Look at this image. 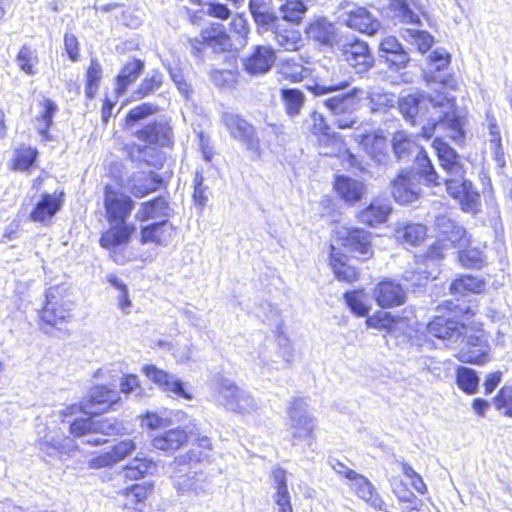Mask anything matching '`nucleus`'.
<instances>
[{
	"label": "nucleus",
	"mask_w": 512,
	"mask_h": 512,
	"mask_svg": "<svg viewBox=\"0 0 512 512\" xmlns=\"http://www.w3.org/2000/svg\"><path fill=\"white\" fill-rule=\"evenodd\" d=\"M144 375L156 384L160 390L173 398L191 400L192 393L185 387V384L175 375L168 373L154 365H146L142 368Z\"/></svg>",
	"instance_id": "f8f14e48"
},
{
	"label": "nucleus",
	"mask_w": 512,
	"mask_h": 512,
	"mask_svg": "<svg viewBox=\"0 0 512 512\" xmlns=\"http://www.w3.org/2000/svg\"><path fill=\"white\" fill-rule=\"evenodd\" d=\"M435 227L438 232L439 239L462 247L466 243L465 229L448 215H438L435 220Z\"/></svg>",
	"instance_id": "cd10ccee"
},
{
	"label": "nucleus",
	"mask_w": 512,
	"mask_h": 512,
	"mask_svg": "<svg viewBox=\"0 0 512 512\" xmlns=\"http://www.w3.org/2000/svg\"><path fill=\"white\" fill-rule=\"evenodd\" d=\"M307 11L306 5L301 0H286L279 7L281 18L291 23H299Z\"/></svg>",
	"instance_id": "3c124183"
},
{
	"label": "nucleus",
	"mask_w": 512,
	"mask_h": 512,
	"mask_svg": "<svg viewBox=\"0 0 512 512\" xmlns=\"http://www.w3.org/2000/svg\"><path fill=\"white\" fill-rule=\"evenodd\" d=\"M187 440L188 435L186 431L181 428H175L155 435L152 439V446L166 453H173Z\"/></svg>",
	"instance_id": "f704fd0d"
},
{
	"label": "nucleus",
	"mask_w": 512,
	"mask_h": 512,
	"mask_svg": "<svg viewBox=\"0 0 512 512\" xmlns=\"http://www.w3.org/2000/svg\"><path fill=\"white\" fill-rule=\"evenodd\" d=\"M163 83V74L159 71H152L140 83L137 90L133 93V98L140 100L154 91L158 90Z\"/></svg>",
	"instance_id": "603ef678"
},
{
	"label": "nucleus",
	"mask_w": 512,
	"mask_h": 512,
	"mask_svg": "<svg viewBox=\"0 0 512 512\" xmlns=\"http://www.w3.org/2000/svg\"><path fill=\"white\" fill-rule=\"evenodd\" d=\"M149 493L150 489L147 487L135 484L119 493V496L123 498L119 502L127 512H143Z\"/></svg>",
	"instance_id": "72a5a7b5"
},
{
	"label": "nucleus",
	"mask_w": 512,
	"mask_h": 512,
	"mask_svg": "<svg viewBox=\"0 0 512 512\" xmlns=\"http://www.w3.org/2000/svg\"><path fill=\"white\" fill-rule=\"evenodd\" d=\"M135 136L140 141L148 144L167 146L172 140V128L168 122L164 120L155 121L138 130Z\"/></svg>",
	"instance_id": "bb28decb"
},
{
	"label": "nucleus",
	"mask_w": 512,
	"mask_h": 512,
	"mask_svg": "<svg viewBox=\"0 0 512 512\" xmlns=\"http://www.w3.org/2000/svg\"><path fill=\"white\" fill-rule=\"evenodd\" d=\"M404 37L411 40L421 53L427 52L433 42V38L427 32L414 29H408Z\"/></svg>",
	"instance_id": "69168bd1"
},
{
	"label": "nucleus",
	"mask_w": 512,
	"mask_h": 512,
	"mask_svg": "<svg viewBox=\"0 0 512 512\" xmlns=\"http://www.w3.org/2000/svg\"><path fill=\"white\" fill-rule=\"evenodd\" d=\"M272 487L275 490L273 496L278 512H293L291 504V496L287 485V472L280 468L274 467L271 471Z\"/></svg>",
	"instance_id": "c756f323"
},
{
	"label": "nucleus",
	"mask_w": 512,
	"mask_h": 512,
	"mask_svg": "<svg viewBox=\"0 0 512 512\" xmlns=\"http://www.w3.org/2000/svg\"><path fill=\"white\" fill-rule=\"evenodd\" d=\"M343 245L350 251L358 253L361 260L372 256L371 234L360 228H347L342 236Z\"/></svg>",
	"instance_id": "393cba45"
},
{
	"label": "nucleus",
	"mask_w": 512,
	"mask_h": 512,
	"mask_svg": "<svg viewBox=\"0 0 512 512\" xmlns=\"http://www.w3.org/2000/svg\"><path fill=\"white\" fill-rule=\"evenodd\" d=\"M43 109L41 115L37 117L36 129L43 138L48 139V131L53 123V117L58 108L55 102L46 99L43 102Z\"/></svg>",
	"instance_id": "6e6d98bb"
},
{
	"label": "nucleus",
	"mask_w": 512,
	"mask_h": 512,
	"mask_svg": "<svg viewBox=\"0 0 512 512\" xmlns=\"http://www.w3.org/2000/svg\"><path fill=\"white\" fill-rule=\"evenodd\" d=\"M37 446L47 456L70 454L75 449L74 441L64 436L58 429L37 426Z\"/></svg>",
	"instance_id": "ddd939ff"
},
{
	"label": "nucleus",
	"mask_w": 512,
	"mask_h": 512,
	"mask_svg": "<svg viewBox=\"0 0 512 512\" xmlns=\"http://www.w3.org/2000/svg\"><path fill=\"white\" fill-rule=\"evenodd\" d=\"M392 208L387 200H375L367 208L362 210L359 221L369 226H376L386 222Z\"/></svg>",
	"instance_id": "c9c22d12"
},
{
	"label": "nucleus",
	"mask_w": 512,
	"mask_h": 512,
	"mask_svg": "<svg viewBox=\"0 0 512 512\" xmlns=\"http://www.w3.org/2000/svg\"><path fill=\"white\" fill-rule=\"evenodd\" d=\"M102 75L103 72L101 65L96 60L92 59L86 71L87 83L85 94L89 99H93L98 93Z\"/></svg>",
	"instance_id": "5fc2aeb1"
},
{
	"label": "nucleus",
	"mask_w": 512,
	"mask_h": 512,
	"mask_svg": "<svg viewBox=\"0 0 512 512\" xmlns=\"http://www.w3.org/2000/svg\"><path fill=\"white\" fill-rule=\"evenodd\" d=\"M221 122L228 130L230 136L242 143L253 160L261 158L262 148L256 130L247 120L238 114L225 112Z\"/></svg>",
	"instance_id": "0eeeda50"
},
{
	"label": "nucleus",
	"mask_w": 512,
	"mask_h": 512,
	"mask_svg": "<svg viewBox=\"0 0 512 512\" xmlns=\"http://www.w3.org/2000/svg\"><path fill=\"white\" fill-rule=\"evenodd\" d=\"M334 187L336 192L347 202L358 201L364 191V185L361 182L344 176L336 178Z\"/></svg>",
	"instance_id": "a19ab883"
},
{
	"label": "nucleus",
	"mask_w": 512,
	"mask_h": 512,
	"mask_svg": "<svg viewBox=\"0 0 512 512\" xmlns=\"http://www.w3.org/2000/svg\"><path fill=\"white\" fill-rule=\"evenodd\" d=\"M143 69L144 62L141 60L134 59L127 62L117 76L116 93L123 94L127 87L138 78Z\"/></svg>",
	"instance_id": "79ce46f5"
},
{
	"label": "nucleus",
	"mask_w": 512,
	"mask_h": 512,
	"mask_svg": "<svg viewBox=\"0 0 512 512\" xmlns=\"http://www.w3.org/2000/svg\"><path fill=\"white\" fill-rule=\"evenodd\" d=\"M442 174H438L432 163L425 157L419 158V163L424 167L427 177V185H444L447 192L455 199L460 200L463 211L476 213L480 207V195L474 190L470 181L465 178V171L459 155L454 149L440 139L433 142Z\"/></svg>",
	"instance_id": "f03ea898"
},
{
	"label": "nucleus",
	"mask_w": 512,
	"mask_h": 512,
	"mask_svg": "<svg viewBox=\"0 0 512 512\" xmlns=\"http://www.w3.org/2000/svg\"><path fill=\"white\" fill-rule=\"evenodd\" d=\"M353 479L350 481V489L368 505L376 510L384 509V501L381 496L377 493L374 485L368 480L367 477L357 474L352 475Z\"/></svg>",
	"instance_id": "7c9ffc66"
},
{
	"label": "nucleus",
	"mask_w": 512,
	"mask_h": 512,
	"mask_svg": "<svg viewBox=\"0 0 512 512\" xmlns=\"http://www.w3.org/2000/svg\"><path fill=\"white\" fill-rule=\"evenodd\" d=\"M330 266L340 281L352 282L358 278V271L348 264L346 255L331 246Z\"/></svg>",
	"instance_id": "4c0bfd02"
},
{
	"label": "nucleus",
	"mask_w": 512,
	"mask_h": 512,
	"mask_svg": "<svg viewBox=\"0 0 512 512\" xmlns=\"http://www.w3.org/2000/svg\"><path fill=\"white\" fill-rule=\"evenodd\" d=\"M461 341H465V345L457 353L459 361L479 365L489 361L491 347L483 330L470 328Z\"/></svg>",
	"instance_id": "6e6552de"
},
{
	"label": "nucleus",
	"mask_w": 512,
	"mask_h": 512,
	"mask_svg": "<svg viewBox=\"0 0 512 512\" xmlns=\"http://www.w3.org/2000/svg\"><path fill=\"white\" fill-rule=\"evenodd\" d=\"M119 392L106 386L93 387L80 404V410L86 415L104 413L118 403Z\"/></svg>",
	"instance_id": "a211bd4d"
},
{
	"label": "nucleus",
	"mask_w": 512,
	"mask_h": 512,
	"mask_svg": "<svg viewBox=\"0 0 512 512\" xmlns=\"http://www.w3.org/2000/svg\"><path fill=\"white\" fill-rule=\"evenodd\" d=\"M457 385L467 394H474L479 385V378L476 372L468 367H459L457 369Z\"/></svg>",
	"instance_id": "13d9d810"
},
{
	"label": "nucleus",
	"mask_w": 512,
	"mask_h": 512,
	"mask_svg": "<svg viewBox=\"0 0 512 512\" xmlns=\"http://www.w3.org/2000/svg\"><path fill=\"white\" fill-rule=\"evenodd\" d=\"M311 120L312 132L319 135V144L322 148L320 153L326 156L334 154L335 150L341 147L339 137L335 133H330V128L321 113L312 112Z\"/></svg>",
	"instance_id": "b1692460"
},
{
	"label": "nucleus",
	"mask_w": 512,
	"mask_h": 512,
	"mask_svg": "<svg viewBox=\"0 0 512 512\" xmlns=\"http://www.w3.org/2000/svg\"><path fill=\"white\" fill-rule=\"evenodd\" d=\"M133 230L134 227L127 225L126 222L111 224V228L100 238V244L102 247L112 248L127 243Z\"/></svg>",
	"instance_id": "ea45409f"
},
{
	"label": "nucleus",
	"mask_w": 512,
	"mask_h": 512,
	"mask_svg": "<svg viewBox=\"0 0 512 512\" xmlns=\"http://www.w3.org/2000/svg\"><path fill=\"white\" fill-rule=\"evenodd\" d=\"M204 46L211 48L216 53H222L231 49V38L223 24L212 23L201 31L200 39L191 40L192 54L200 56Z\"/></svg>",
	"instance_id": "9d476101"
},
{
	"label": "nucleus",
	"mask_w": 512,
	"mask_h": 512,
	"mask_svg": "<svg viewBox=\"0 0 512 512\" xmlns=\"http://www.w3.org/2000/svg\"><path fill=\"white\" fill-rule=\"evenodd\" d=\"M256 24L258 33L262 34L267 31H274L279 27V17L270 8L268 11H264L260 16L253 20Z\"/></svg>",
	"instance_id": "e2e57ef3"
},
{
	"label": "nucleus",
	"mask_w": 512,
	"mask_h": 512,
	"mask_svg": "<svg viewBox=\"0 0 512 512\" xmlns=\"http://www.w3.org/2000/svg\"><path fill=\"white\" fill-rule=\"evenodd\" d=\"M275 59L273 48L258 45L248 57L242 60L244 71L252 76L265 74L271 69Z\"/></svg>",
	"instance_id": "412c9836"
},
{
	"label": "nucleus",
	"mask_w": 512,
	"mask_h": 512,
	"mask_svg": "<svg viewBox=\"0 0 512 512\" xmlns=\"http://www.w3.org/2000/svg\"><path fill=\"white\" fill-rule=\"evenodd\" d=\"M155 469L152 460L146 457H135L124 469L125 478L137 480Z\"/></svg>",
	"instance_id": "8fccbe9b"
},
{
	"label": "nucleus",
	"mask_w": 512,
	"mask_h": 512,
	"mask_svg": "<svg viewBox=\"0 0 512 512\" xmlns=\"http://www.w3.org/2000/svg\"><path fill=\"white\" fill-rule=\"evenodd\" d=\"M420 179L424 177L414 171L403 170L392 181V195L396 202L400 204H411L416 201L421 193Z\"/></svg>",
	"instance_id": "f3484780"
},
{
	"label": "nucleus",
	"mask_w": 512,
	"mask_h": 512,
	"mask_svg": "<svg viewBox=\"0 0 512 512\" xmlns=\"http://www.w3.org/2000/svg\"><path fill=\"white\" fill-rule=\"evenodd\" d=\"M287 429L293 445L306 442L308 446L316 441L315 418L308 411V403L302 398L293 399L287 411Z\"/></svg>",
	"instance_id": "20e7f679"
},
{
	"label": "nucleus",
	"mask_w": 512,
	"mask_h": 512,
	"mask_svg": "<svg viewBox=\"0 0 512 512\" xmlns=\"http://www.w3.org/2000/svg\"><path fill=\"white\" fill-rule=\"evenodd\" d=\"M345 301L351 311L357 316H366L369 312V308L362 300V294L358 291H352L345 293Z\"/></svg>",
	"instance_id": "338daca9"
},
{
	"label": "nucleus",
	"mask_w": 512,
	"mask_h": 512,
	"mask_svg": "<svg viewBox=\"0 0 512 512\" xmlns=\"http://www.w3.org/2000/svg\"><path fill=\"white\" fill-rule=\"evenodd\" d=\"M435 272V270L427 271L419 267L414 270H406L403 274V279L412 287H421L424 286L429 279L436 278Z\"/></svg>",
	"instance_id": "052dcab7"
},
{
	"label": "nucleus",
	"mask_w": 512,
	"mask_h": 512,
	"mask_svg": "<svg viewBox=\"0 0 512 512\" xmlns=\"http://www.w3.org/2000/svg\"><path fill=\"white\" fill-rule=\"evenodd\" d=\"M429 71L425 73L428 82L434 81L447 85V79L434 75L435 71L446 69L450 64V55L443 48H437L429 55Z\"/></svg>",
	"instance_id": "37998d69"
},
{
	"label": "nucleus",
	"mask_w": 512,
	"mask_h": 512,
	"mask_svg": "<svg viewBox=\"0 0 512 512\" xmlns=\"http://www.w3.org/2000/svg\"><path fill=\"white\" fill-rule=\"evenodd\" d=\"M294 350L286 338L279 337L277 342L265 344L259 351L258 359L267 371L282 370L292 363Z\"/></svg>",
	"instance_id": "1a4fd4ad"
},
{
	"label": "nucleus",
	"mask_w": 512,
	"mask_h": 512,
	"mask_svg": "<svg viewBox=\"0 0 512 512\" xmlns=\"http://www.w3.org/2000/svg\"><path fill=\"white\" fill-rule=\"evenodd\" d=\"M59 290V286L47 289L46 303L39 314L42 322L54 327L67 322L71 318L73 308L71 301H64L59 297Z\"/></svg>",
	"instance_id": "9b49d317"
},
{
	"label": "nucleus",
	"mask_w": 512,
	"mask_h": 512,
	"mask_svg": "<svg viewBox=\"0 0 512 512\" xmlns=\"http://www.w3.org/2000/svg\"><path fill=\"white\" fill-rule=\"evenodd\" d=\"M463 322L452 316H435L427 326L431 336L446 341L448 344L457 343L469 331Z\"/></svg>",
	"instance_id": "2eb2a0df"
},
{
	"label": "nucleus",
	"mask_w": 512,
	"mask_h": 512,
	"mask_svg": "<svg viewBox=\"0 0 512 512\" xmlns=\"http://www.w3.org/2000/svg\"><path fill=\"white\" fill-rule=\"evenodd\" d=\"M38 151L27 145H20L14 152L13 169L28 170L35 162Z\"/></svg>",
	"instance_id": "864d4df0"
},
{
	"label": "nucleus",
	"mask_w": 512,
	"mask_h": 512,
	"mask_svg": "<svg viewBox=\"0 0 512 512\" xmlns=\"http://www.w3.org/2000/svg\"><path fill=\"white\" fill-rule=\"evenodd\" d=\"M169 205L165 198L157 197L152 201L141 204L140 209L136 213L139 221H147L158 217L168 216Z\"/></svg>",
	"instance_id": "c03bdc74"
},
{
	"label": "nucleus",
	"mask_w": 512,
	"mask_h": 512,
	"mask_svg": "<svg viewBox=\"0 0 512 512\" xmlns=\"http://www.w3.org/2000/svg\"><path fill=\"white\" fill-rule=\"evenodd\" d=\"M280 73L286 80L291 82H300L306 76L307 69L294 60H288L282 64Z\"/></svg>",
	"instance_id": "680f3d73"
},
{
	"label": "nucleus",
	"mask_w": 512,
	"mask_h": 512,
	"mask_svg": "<svg viewBox=\"0 0 512 512\" xmlns=\"http://www.w3.org/2000/svg\"><path fill=\"white\" fill-rule=\"evenodd\" d=\"M16 63L21 71L27 75L36 74L35 66L38 63V56L36 51L28 45H23L16 57Z\"/></svg>",
	"instance_id": "4d7b16f0"
},
{
	"label": "nucleus",
	"mask_w": 512,
	"mask_h": 512,
	"mask_svg": "<svg viewBox=\"0 0 512 512\" xmlns=\"http://www.w3.org/2000/svg\"><path fill=\"white\" fill-rule=\"evenodd\" d=\"M340 51L344 61L357 74L366 73L374 66V57L368 44L362 40L346 42L341 45Z\"/></svg>",
	"instance_id": "4468645a"
},
{
	"label": "nucleus",
	"mask_w": 512,
	"mask_h": 512,
	"mask_svg": "<svg viewBox=\"0 0 512 512\" xmlns=\"http://www.w3.org/2000/svg\"><path fill=\"white\" fill-rule=\"evenodd\" d=\"M130 182L131 193L136 198H143L156 191L162 185L163 179L154 172H138L132 176Z\"/></svg>",
	"instance_id": "2f4dec72"
},
{
	"label": "nucleus",
	"mask_w": 512,
	"mask_h": 512,
	"mask_svg": "<svg viewBox=\"0 0 512 512\" xmlns=\"http://www.w3.org/2000/svg\"><path fill=\"white\" fill-rule=\"evenodd\" d=\"M63 192L45 193L30 213L34 222L48 224L63 206Z\"/></svg>",
	"instance_id": "4be33fe9"
},
{
	"label": "nucleus",
	"mask_w": 512,
	"mask_h": 512,
	"mask_svg": "<svg viewBox=\"0 0 512 512\" xmlns=\"http://www.w3.org/2000/svg\"><path fill=\"white\" fill-rule=\"evenodd\" d=\"M374 295L377 304L382 308L400 306L406 300L402 286L390 280L380 282L375 288Z\"/></svg>",
	"instance_id": "a878e982"
},
{
	"label": "nucleus",
	"mask_w": 512,
	"mask_h": 512,
	"mask_svg": "<svg viewBox=\"0 0 512 512\" xmlns=\"http://www.w3.org/2000/svg\"><path fill=\"white\" fill-rule=\"evenodd\" d=\"M215 391L217 402L234 413L250 414L260 407L258 400L229 379L219 378L215 383Z\"/></svg>",
	"instance_id": "39448f33"
},
{
	"label": "nucleus",
	"mask_w": 512,
	"mask_h": 512,
	"mask_svg": "<svg viewBox=\"0 0 512 512\" xmlns=\"http://www.w3.org/2000/svg\"><path fill=\"white\" fill-rule=\"evenodd\" d=\"M274 39L277 44L287 51L298 50L302 45V37L298 30L295 29H280V26L274 31Z\"/></svg>",
	"instance_id": "09e8293b"
},
{
	"label": "nucleus",
	"mask_w": 512,
	"mask_h": 512,
	"mask_svg": "<svg viewBox=\"0 0 512 512\" xmlns=\"http://www.w3.org/2000/svg\"><path fill=\"white\" fill-rule=\"evenodd\" d=\"M485 288V282L471 275H464L454 280L450 285V291L455 296H463L467 293H480Z\"/></svg>",
	"instance_id": "a18cd8bd"
},
{
	"label": "nucleus",
	"mask_w": 512,
	"mask_h": 512,
	"mask_svg": "<svg viewBox=\"0 0 512 512\" xmlns=\"http://www.w3.org/2000/svg\"><path fill=\"white\" fill-rule=\"evenodd\" d=\"M306 33L321 44H329L333 38V26L327 19L320 18L308 26Z\"/></svg>",
	"instance_id": "de8ad7c7"
},
{
	"label": "nucleus",
	"mask_w": 512,
	"mask_h": 512,
	"mask_svg": "<svg viewBox=\"0 0 512 512\" xmlns=\"http://www.w3.org/2000/svg\"><path fill=\"white\" fill-rule=\"evenodd\" d=\"M211 451V440L203 436L198 438L197 447L175 459L173 484L180 495L193 494L199 497L212 491V483L208 475L196 468L198 464L210 461Z\"/></svg>",
	"instance_id": "7ed1b4c3"
},
{
	"label": "nucleus",
	"mask_w": 512,
	"mask_h": 512,
	"mask_svg": "<svg viewBox=\"0 0 512 512\" xmlns=\"http://www.w3.org/2000/svg\"><path fill=\"white\" fill-rule=\"evenodd\" d=\"M124 432V427L121 422L116 419L101 418L94 419V433H99L104 436L118 435Z\"/></svg>",
	"instance_id": "bf43d9fd"
},
{
	"label": "nucleus",
	"mask_w": 512,
	"mask_h": 512,
	"mask_svg": "<svg viewBox=\"0 0 512 512\" xmlns=\"http://www.w3.org/2000/svg\"><path fill=\"white\" fill-rule=\"evenodd\" d=\"M352 136L375 162L379 164L386 162L388 158L386 139L374 132L370 124L357 126Z\"/></svg>",
	"instance_id": "dca6fc26"
},
{
	"label": "nucleus",
	"mask_w": 512,
	"mask_h": 512,
	"mask_svg": "<svg viewBox=\"0 0 512 512\" xmlns=\"http://www.w3.org/2000/svg\"><path fill=\"white\" fill-rule=\"evenodd\" d=\"M498 410L504 409L506 416L512 417V387H503L495 398Z\"/></svg>",
	"instance_id": "774afa93"
},
{
	"label": "nucleus",
	"mask_w": 512,
	"mask_h": 512,
	"mask_svg": "<svg viewBox=\"0 0 512 512\" xmlns=\"http://www.w3.org/2000/svg\"><path fill=\"white\" fill-rule=\"evenodd\" d=\"M358 88H353L347 93L335 95L324 101L325 107L335 118V124L340 129L354 128L362 126L357 117L353 114L358 109L360 99Z\"/></svg>",
	"instance_id": "423d86ee"
},
{
	"label": "nucleus",
	"mask_w": 512,
	"mask_h": 512,
	"mask_svg": "<svg viewBox=\"0 0 512 512\" xmlns=\"http://www.w3.org/2000/svg\"><path fill=\"white\" fill-rule=\"evenodd\" d=\"M134 207L131 197L114 191L110 186L105 188V208L110 224H123Z\"/></svg>",
	"instance_id": "aec40b11"
},
{
	"label": "nucleus",
	"mask_w": 512,
	"mask_h": 512,
	"mask_svg": "<svg viewBox=\"0 0 512 512\" xmlns=\"http://www.w3.org/2000/svg\"><path fill=\"white\" fill-rule=\"evenodd\" d=\"M173 226L167 220L147 225L141 229V242L167 246L171 240Z\"/></svg>",
	"instance_id": "473e14b6"
},
{
	"label": "nucleus",
	"mask_w": 512,
	"mask_h": 512,
	"mask_svg": "<svg viewBox=\"0 0 512 512\" xmlns=\"http://www.w3.org/2000/svg\"><path fill=\"white\" fill-rule=\"evenodd\" d=\"M392 147L394 154L398 160H409L410 157L415 155V170L424 177L427 183L426 172L424 167L419 163V158L425 156L430 162L427 153L415 142L412 136L408 135L405 131H398L394 134L392 139Z\"/></svg>",
	"instance_id": "6ab92c4d"
},
{
	"label": "nucleus",
	"mask_w": 512,
	"mask_h": 512,
	"mask_svg": "<svg viewBox=\"0 0 512 512\" xmlns=\"http://www.w3.org/2000/svg\"><path fill=\"white\" fill-rule=\"evenodd\" d=\"M343 22L360 33L374 35L381 29V23L366 8L357 7L346 12Z\"/></svg>",
	"instance_id": "5701e85b"
},
{
	"label": "nucleus",
	"mask_w": 512,
	"mask_h": 512,
	"mask_svg": "<svg viewBox=\"0 0 512 512\" xmlns=\"http://www.w3.org/2000/svg\"><path fill=\"white\" fill-rule=\"evenodd\" d=\"M460 263L467 268H480L483 263L482 251L477 248L462 250L458 253Z\"/></svg>",
	"instance_id": "0e129e2a"
},
{
	"label": "nucleus",
	"mask_w": 512,
	"mask_h": 512,
	"mask_svg": "<svg viewBox=\"0 0 512 512\" xmlns=\"http://www.w3.org/2000/svg\"><path fill=\"white\" fill-rule=\"evenodd\" d=\"M379 50L386 54L387 60L398 68L405 67L410 60L408 53L394 36L383 38L379 44Z\"/></svg>",
	"instance_id": "e433bc0d"
},
{
	"label": "nucleus",
	"mask_w": 512,
	"mask_h": 512,
	"mask_svg": "<svg viewBox=\"0 0 512 512\" xmlns=\"http://www.w3.org/2000/svg\"><path fill=\"white\" fill-rule=\"evenodd\" d=\"M399 110L413 125L417 121H426L422 126V135L427 139L433 136L436 129L447 131L455 142L464 139L465 117L458 113L453 97L443 93H436L435 96L409 94L400 99Z\"/></svg>",
	"instance_id": "f257e3e1"
},
{
	"label": "nucleus",
	"mask_w": 512,
	"mask_h": 512,
	"mask_svg": "<svg viewBox=\"0 0 512 512\" xmlns=\"http://www.w3.org/2000/svg\"><path fill=\"white\" fill-rule=\"evenodd\" d=\"M280 100L290 118L297 117L305 104L304 93L297 88H281Z\"/></svg>",
	"instance_id": "58836bf2"
},
{
	"label": "nucleus",
	"mask_w": 512,
	"mask_h": 512,
	"mask_svg": "<svg viewBox=\"0 0 512 512\" xmlns=\"http://www.w3.org/2000/svg\"><path fill=\"white\" fill-rule=\"evenodd\" d=\"M135 448L136 445L133 440H122L114 445L111 451L91 458L89 460V466L93 469L112 466L127 457Z\"/></svg>",
	"instance_id": "c85d7f7f"
},
{
	"label": "nucleus",
	"mask_w": 512,
	"mask_h": 512,
	"mask_svg": "<svg viewBox=\"0 0 512 512\" xmlns=\"http://www.w3.org/2000/svg\"><path fill=\"white\" fill-rule=\"evenodd\" d=\"M395 235L401 243L415 246L424 240L426 227L421 224H405L396 229Z\"/></svg>",
	"instance_id": "49530a36"
}]
</instances>
